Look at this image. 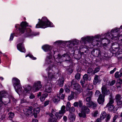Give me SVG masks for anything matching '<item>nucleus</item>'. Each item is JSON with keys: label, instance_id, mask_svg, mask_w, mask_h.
I'll return each mask as SVG.
<instances>
[{"label": "nucleus", "instance_id": "obj_1", "mask_svg": "<svg viewBox=\"0 0 122 122\" xmlns=\"http://www.w3.org/2000/svg\"><path fill=\"white\" fill-rule=\"evenodd\" d=\"M28 23H21L20 25V26L19 29H17L16 32L15 33V35L16 36H18L24 33L26 30L25 36L26 37H30L33 35L36 36L39 34V32L35 33L33 34L31 30L29 29H27L26 30V27L28 25Z\"/></svg>", "mask_w": 122, "mask_h": 122}, {"label": "nucleus", "instance_id": "obj_2", "mask_svg": "<svg viewBox=\"0 0 122 122\" xmlns=\"http://www.w3.org/2000/svg\"><path fill=\"white\" fill-rule=\"evenodd\" d=\"M42 87L41 82L40 81H38L35 82L31 88L30 86H27L24 87V91H23L22 94L24 96L27 95V93H29L30 91L32 89L34 92L37 91L40 89Z\"/></svg>", "mask_w": 122, "mask_h": 122}, {"label": "nucleus", "instance_id": "obj_3", "mask_svg": "<svg viewBox=\"0 0 122 122\" xmlns=\"http://www.w3.org/2000/svg\"><path fill=\"white\" fill-rule=\"evenodd\" d=\"M121 30H122V29H121L116 28L112 29L110 33L106 34L105 35V36H106V39L113 40L116 37H118V40H119L120 37H122V34H119L120 33V31H121Z\"/></svg>", "mask_w": 122, "mask_h": 122}, {"label": "nucleus", "instance_id": "obj_4", "mask_svg": "<svg viewBox=\"0 0 122 122\" xmlns=\"http://www.w3.org/2000/svg\"><path fill=\"white\" fill-rule=\"evenodd\" d=\"M12 82L16 92L19 95L22 94H22L23 92H22V87L20 80L17 78L14 77L12 79Z\"/></svg>", "mask_w": 122, "mask_h": 122}, {"label": "nucleus", "instance_id": "obj_5", "mask_svg": "<svg viewBox=\"0 0 122 122\" xmlns=\"http://www.w3.org/2000/svg\"><path fill=\"white\" fill-rule=\"evenodd\" d=\"M53 55L52 52H51V53H49L47 54L45 59V63L44 65V66H46L47 65H49L48 67L50 66V67L51 68L52 66V67H53Z\"/></svg>", "mask_w": 122, "mask_h": 122}, {"label": "nucleus", "instance_id": "obj_6", "mask_svg": "<svg viewBox=\"0 0 122 122\" xmlns=\"http://www.w3.org/2000/svg\"><path fill=\"white\" fill-rule=\"evenodd\" d=\"M75 81L74 80H72L71 81V86H72V84H73V89L76 91L74 92L75 94H79L81 93L82 90L81 88L80 85L77 83L74 84V82Z\"/></svg>", "mask_w": 122, "mask_h": 122}, {"label": "nucleus", "instance_id": "obj_7", "mask_svg": "<svg viewBox=\"0 0 122 122\" xmlns=\"http://www.w3.org/2000/svg\"><path fill=\"white\" fill-rule=\"evenodd\" d=\"M53 23H37L36 25V28H45L48 27H52Z\"/></svg>", "mask_w": 122, "mask_h": 122}, {"label": "nucleus", "instance_id": "obj_8", "mask_svg": "<svg viewBox=\"0 0 122 122\" xmlns=\"http://www.w3.org/2000/svg\"><path fill=\"white\" fill-rule=\"evenodd\" d=\"M53 68L52 66L51 68L50 67V66L46 69V71L48 72V77L49 80H52L53 77Z\"/></svg>", "mask_w": 122, "mask_h": 122}, {"label": "nucleus", "instance_id": "obj_9", "mask_svg": "<svg viewBox=\"0 0 122 122\" xmlns=\"http://www.w3.org/2000/svg\"><path fill=\"white\" fill-rule=\"evenodd\" d=\"M59 96L57 94V96L55 97H54V103L56 104H57V102L60 100V99L61 98V99H64L65 95L63 94H59Z\"/></svg>", "mask_w": 122, "mask_h": 122}, {"label": "nucleus", "instance_id": "obj_10", "mask_svg": "<svg viewBox=\"0 0 122 122\" xmlns=\"http://www.w3.org/2000/svg\"><path fill=\"white\" fill-rule=\"evenodd\" d=\"M115 98L117 105H120L122 104V97L121 95L119 94H117Z\"/></svg>", "mask_w": 122, "mask_h": 122}, {"label": "nucleus", "instance_id": "obj_11", "mask_svg": "<svg viewBox=\"0 0 122 122\" xmlns=\"http://www.w3.org/2000/svg\"><path fill=\"white\" fill-rule=\"evenodd\" d=\"M33 107H31L27 109H24L23 111L25 114L28 117L32 113Z\"/></svg>", "mask_w": 122, "mask_h": 122}, {"label": "nucleus", "instance_id": "obj_12", "mask_svg": "<svg viewBox=\"0 0 122 122\" xmlns=\"http://www.w3.org/2000/svg\"><path fill=\"white\" fill-rule=\"evenodd\" d=\"M42 48L44 51L46 52L48 51V53H51V50L52 48V46L48 45H46L43 46Z\"/></svg>", "mask_w": 122, "mask_h": 122}, {"label": "nucleus", "instance_id": "obj_13", "mask_svg": "<svg viewBox=\"0 0 122 122\" xmlns=\"http://www.w3.org/2000/svg\"><path fill=\"white\" fill-rule=\"evenodd\" d=\"M17 46L18 49L20 52H25V50L22 43H20L17 44Z\"/></svg>", "mask_w": 122, "mask_h": 122}, {"label": "nucleus", "instance_id": "obj_14", "mask_svg": "<svg viewBox=\"0 0 122 122\" xmlns=\"http://www.w3.org/2000/svg\"><path fill=\"white\" fill-rule=\"evenodd\" d=\"M51 85L50 83H48L45 85V91L46 92L50 93L51 91Z\"/></svg>", "mask_w": 122, "mask_h": 122}, {"label": "nucleus", "instance_id": "obj_15", "mask_svg": "<svg viewBox=\"0 0 122 122\" xmlns=\"http://www.w3.org/2000/svg\"><path fill=\"white\" fill-rule=\"evenodd\" d=\"M99 38H100V35H97L95 36L94 38L93 39V40L92 42V45L94 46L98 45H99V43L98 42V41L97 39H99Z\"/></svg>", "mask_w": 122, "mask_h": 122}, {"label": "nucleus", "instance_id": "obj_16", "mask_svg": "<svg viewBox=\"0 0 122 122\" xmlns=\"http://www.w3.org/2000/svg\"><path fill=\"white\" fill-rule=\"evenodd\" d=\"M38 20L39 21L38 23H51L45 16L43 17L41 19H39Z\"/></svg>", "mask_w": 122, "mask_h": 122}, {"label": "nucleus", "instance_id": "obj_17", "mask_svg": "<svg viewBox=\"0 0 122 122\" xmlns=\"http://www.w3.org/2000/svg\"><path fill=\"white\" fill-rule=\"evenodd\" d=\"M102 94L104 95H107L110 93V91L107 89L105 86H103L102 88Z\"/></svg>", "mask_w": 122, "mask_h": 122}, {"label": "nucleus", "instance_id": "obj_18", "mask_svg": "<svg viewBox=\"0 0 122 122\" xmlns=\"http://www.w3.org/2000/svg\"><path fill=\"white\" fill-rule=\"evenodd\" d=\"M7 95V92L5 91H2L0 92V102L2 103L3 102L2 101L3 97L6 96Z\"/></svg>", "mask_w": 122, "mask_h": 122}, {"label": "nucleus", "instance_id": "obj_19", "mask_svg": "<svg viewBox=\"0 0 122 122\" xmlns=\"http://www.w3.org/2000/svg\"><path fill=\"white\" fill-rule=\"evenodd\" d=\"M86 105L89 107L92 108L94 109H95V108L97 107L96 104L91 101L87 103Z\"/></svg>", "mask_w": 122, "mask_h": 122}, {"label": "nucleus", "instance_id": "obj_20", "mask_svg": "<svg viewBox=\"0 0 122 122\" xmlns=\"http://www.w3.org/2000/svg\"><path fill=\"white\" fill-rule=\"evenodd\" d=\"M94 37H93L87 36L86 37L82 38L81 39L83 41H87L88 42H89L93 40Z\"/></svg>", "mask_w": 122, "mask_h": 122}, {"label": "nucleus", "instance_id": "obj_21", "mask_svg": "<svg viewBox=\"0 0 122 122\" xmlns=\"http://www.w3.org/2000/svg\"><path fill=\"white\" fill-rule=\"evenodd\" d=\"M82 112L86 113H88L89 112L90 110L85 105L83 106L81 108Z\"/></svg>", "mask_w": 122, "mask_h": 122}, {"label": "nucleus", "instance_id": "obj_22", "mask_svg": "<svg viewBox=\"0 0 122 122\" xmlns=\"http://www.w3.org/2000/svg\"><path fill=\"white\" fill-rule=\"evenodd\" d=\"M64 81V78L63 77H61L59 79L57 84L60 86L62 87L63 86Z\"/></svg>", "mask_w": 122, "mask_h": 122}, {"label": "nucleus", "instance_id": "obj_23", "mask_svg": "<svg viewBox=\"0 0 122 122\" xmlns=\"http://www.w3.org/2000/svg\"><path fill=\"white\" fill-rule=\"evenodd\" d=\"M68 117L71 121L74 122L75 120L76 116L74 114L70 113Z\"/></svg>", "mask_w": 122, "mask_h": 122}, {"label": "nucleus", "instance_id": "obj_24", "mask_svg": "<svg viewBox=\"0 0 122 122\" xmlns=\"http://www.w3.org/2000/svg\"><path fill=\"white\" fill-rule=\"evenodd\" d=\"M105 96H101L99 97L97 99V102L99 104H102L104 101Z\"/></svg>", "mask_w": 122, "mask_h": 122}, {"label": "nucleus", "instance_id": "obj_25", "mask_svg": "<svg viewBox=\"0 0 122 122\" xmlns=\"http://www.w3.org/2000/svg\"><path fill=\"white\" fill-rule=\"evenodd\" d=\"M66 56L65 55V54H64L63 55L61 56L60 55H58V58L61 61H66Z\"/></svg>", "mask_w": 122, "mask_h": 122}, {"label": "nucleus", "instance_id": "obj_26", "mask_svg": "<svg viewBox=\"0 0 122 122\" xmlns=\"http://www.w3.org/2000/svg\"><path fill=\"white\" fill-rule=\"evenodd\" d=\"M99 81V77L98 76L96 75L95 76L94 80L93 81V84L94 85H95Z\"/></svg>", "mask_w": 122, "mask_h": 122}, {"label": "nucleus", "instance_id": "obj_27", "mask_svg": "<svg viewBox=\"0 0 122 122\" xmlns=\"http://www.w3.org/2000/svg\"><path fill=\"white\" fill-rule=\"evenodd\" d=\"M108 110L111 112H113V113L115 112V107L113 105H110L108 107Z\"/></svg>", "mask_w": 122, "mask_h": 122}, {"label": "nucleus", "instance_id": "obj_28", "mask_svg": "<svg viewBox=\"0 0 122 122\" xmlns=\"http://www.w3.org/2000/svg\"><path fill=\"white\" fill-rule=\"evenodd\" d=\"M117 56L119 59L122 58V50L119 49L117 53Z\"/></svg>", "mask_w": 122, "mask_h": 122}, {"label": "nucleus", "instance_id": "obj_29", "mask_svg": "<svg viewBox=\"0 0 122 122\" xmlns=\"http://www.w3.org/2000/svg\"><path fill=\"white\" fill-rule=\"evenodd\" d=\"M48 96V94L46 93H44L40 97V99L41 102L44 101L45 99Z\"/></svg>", "mask_w": 122, "mask_h": 122}, {"label": "nucleus", "instance_id": "obj_30", "mask_svg": "<svg viewBox=\"0 0 122 122\" xmlns=\"http://www.w3.org/2000/svg\"><path fill=\"white\" fill-rule=\"evenodd\" d=\"M107 114L105 111L102 112L100 116V118L102 119L103 120L106 117Z\"/></svg>", "mask_w": 122, "mask_h": 122}, {"label": "nucleus", "instance_id": "obj_31", "mask_svg": "<svg viewBox=\"0 0 122 122\" xmlns=\"http://www.w3.org/2000/svg\"><path fill=\"white\" fill-rule=\"evenodd\" d=\"M63 114L60 112H57L55 114V116L57 118V119H60L62 117Z\"/></svg>", "mask_w": 122, "mask_h": 122}, {"label": "nucleus", "instance_id": "obj_32", "mask_svg": "<svg viewBox=\"0 0 122 122\" xmlns=\"http://www.w3.org/2000/svg\"><path fill=\"white\" fill-rule=\"evenodd\" d=\"M109 102L107 104L106 107H108L110 105H112L114 102L113 99L112 97H111L109 98Z\"/></svg>", "mask_w": 122, "mask_h": 122}, {"label": "nucleus", "instance_id": "obj_33", "mask_svg": "<svg viewBox=\"0 0 122 122\" xmlns=\"http://www.w3.org/2000/svg\"><path fill=\"white\" fill-rule=\"evenodd\" d=\"M65 106L64 105L61 108V109L59 112H60L62 113L63 114L66 112Z\"/></svg>", "mask_w": 122, "mask_h": 122}, {"label": "nucleus", "instance_id": "obj_34", "mask_svg": "<svg viewBox=\"0 0 122 122\" xmlns=\"http://www.w3.org/2000/svg\"><path fill=\"white\" fill-rule=\"evenodd\" d=\"M50 117L49 118L48 122H53V115L52 113H50L49 114Z\"/></svg>", "mask_w": 122, "mask_h": 122}, {"label": "nucleus", "instance_id": "obj_35", "mask_svg": "<svg viewBox=\"0 0 122 122\" xmlns=\"http://www.w3.org/2000/svg\"><path fill=\"white\" fill-rule=\"evenodd\" d=\"M92 91L87 92L86 95V96L87 97H92Z\"/></svg>", "mask_w": 122, "mask_h": 122}, {"label": "nucleus", "instance_id": "obj_36", "mask_svg": "<svg viewBox=\"0 0 122 122\" xmlns=\"http://www.w3.org/2000/svg\"><path fill=\"white\" fill-rule=\"evenodd\" d=\"M74 94H75L74 92H71V95L68 97V99L69 101H70L73 99Z\"/></svg>", "mask_w": 122, "mask_h": 122}, {"label": "nucleus", "instance_id": "obj_37", "mask_svg": "<svg viewBox=\"0 0 122 122\" xmlns=\"http://www.w3.org/2000/svg\"><path fill=\"white\" fill-rule=\"evenodd\" d=\"M106 116V117L105 121L106 122H108L110 121L111 117V116L109 114H107Z\"/></svg>", "mask_w": 122, "mask_h": 122}, {"label": "nucleus", "instance_id": "obj_38", "mask_svg": "<svg viewBox=\"0 0 122 122\" xmlns=\"http://www.w3.org/2000/svg\"><path fill=\"white\" fill-rule=\"evenodd\" d=\"M115 77L116 78H120L122 76L121 75L120 73L119 74V72L118 71H117L114 74Z\"/></svg>", "mask_w": 122, "mask_h": 122}, {"label": "nucleus", "instance_id": "obj_39", "mask_svg": "<svg viewBox=\"0 0 122 122\" xmlns=\"http://www.w3.org/2000/svg\"><path fill=\"white\" fill-rule=\"evenodd\" d=\"M40 109L39 108H35L34 109V113L37 114H38L40 112Z\"/></svg>", "mask_w": 122, "mask_h": 122}, {"label": "nucleus", "instance_id": "obj_40", "mask_svg": "<svg viewBox=\"0 0 122 122\" xmlns=\"http://www.w3.org/2000/svg\"><path fill=\"white\" fill-rule=\"evenodd\" d=\"M94 72L92 68H89L87 70V73L88 74H90L92 73L93 74V72Z\"/></svg>", "mask_w": 122, "mask_h": 122}, {"label": "nucleus", "instance_id": "obj_41", "mask_svg": "<svg viewBox=\"0 0 122 122\" xmlns=\"http://www.w3.org/2000/svg\"><path fill=\"white\" fill-rule=\"evenodd\" d=\"M29 56L30 58H31L32 60H35L36 59V58L35 57H34L33 56L30 54H29L26 56L25 57H26L27 56Z\"/></svg>", "mask_w": 122, "mask_h": 122}, {"label": "nucleus", "instance_id": "obj_42", "mask_svg": "<svg viewBox=\"0 0 122 122\" xmlns=\"http://www.w3.org/2000/svg\"><path fill=\"white\" fill-rule=\"evenodd\" d=\"M81 75L80 73H77L75 75V77L77 80H79L80 78Z\"/></svg>", "mask_w": 122, "mask_h": 122}, {"label": "nucleus", "instance_id": "obj_43", "mask_svg": "<svg viewBox=\"0 0 122 122\" xmlns=\"http://www.w3.org/2000/svg\"><path fill=\"white\" fill-rule=\"evenodd\" d=\"M98 114V112L97 111H95L92 113V116L94 117H96Z\"/></svg>", "mask_w": 122, "mask_h": 122}, {"label": "nucleus", "instance_id": "obj_44", "mask_svg": "<svg viewBox=\"0 0 122 122\" xmlns=\"http://www.w3.org/2000/svg\"><path fill=\"white\" fill-rule=\"evenodd\" d=\"M79 115L80 117H82L84 118L86 116V113L82 112L81 113H79Z\"/></svg>", "mask_w": 122, "mask_h": 122}, {"label": "nucleus", "instance_id": "obj_45", "mask_svg": "<svg viewBox=\"0 0 122 122\" xmlns=\"http://www.w3.org/2000/svg\"><path fill=\"white\" fill-rule=\"evenodd\" d=\"M9 118L11 120L12 118L14 116V114L12 112H10L9 114Z\"/></svg>", "mask_w": 122, "mask_h": 122}, {"label": "nucleus", "instance_id": "obj_46", "mask_svg": "<svg viewBox=\"0 0 122 122\" xmlns=\"http://www.w3.org/2000/svg\"><path fill=\"white\" fill-rule=\"evenodd\" d=\"M65 55L66 56V61H68L69 62H70L71 61V59L70 56L67 54H65Z\"/></svg>", "mask_w": 122, "mask_h": 122}, {"label": "nucleus", "instance_id": "obj_47", "mask_svg": "<svg viewBox=\"0 0 122 122\" xmlns=\"http://www.w3.org/2000/svg\"><path fill=\"white\" fill-rule=\"evenodd\" d=\"M100 68L99 66H98L95 69L94 71L93 72V74H94L95 73H97L100 70Z\"/></svg>", "mask_w": 122, "mask_h": 122}, {"label": "nucleus", "instance_id": "obj_48", "mask_svg": "<svg viewBox=\"0 0 122 122\" xmlns=\"http://www.w3.org/2000/svg\"><path fill=\"white\" fill-rule=\"evenodd\" d=\"M95 96L97 97H100V96H103L102 94H101V92L97 90L95 94Z\"/></svg>", "mask_w": 122, "mask_h": 122}, {"label": "nucleus", "instance_id": "obj_49", "mask_svg": "<svg viewBox=\"0 0 122 122\" xmlns=\"http://www.w3.org/2000/svg\"><path fill=\"white\" fill-rule=\"evenodd\" d=\"M69 112L70 113H73L75 111V109L74 107H72L69 108Z\"/></svg>", "mask_w": 122, "mask_h": 122}, {"label": "nucleus", "instance_id": "obj_50", "mask_svg": "<svg viewBox=\"0 0 122 122\" xmlns=\"http://www.w3.org/2000/svg\"><path fill=\"white\" fill-rule=\"evenodd\" d=\"M71 107V105L70 102H67L66 105V109L67 110H68L69 109V108Z\"/></svg>", "mask_w": 122, "mask_h": 122}, {"label": "nucleus", "instance_id": "obj_51", "mask_svg": "<svg viewBox=\"0 0 122 122\" xmlns=\"http://www.w3.org/2000/svg\"><path fill=\"white\" fill-rule=\"evenodd\" d=\"M83 79L85 81H87L88 78V75L86 74H85L83 76Z\"/></svg>", "mask_w": 122, "mask_h": 122}, {"label": "nucleus", "instance_id": "obj_52", "mask_svg": "<svg viewBox=\"0 0 122 122\" xmlns=\"http://www.w3.org/2000/svg\"><path fill=\"white\" fill-rule=\"evenodd\" d=\"M79 42V41L76 39H75L73 41V45H77Z\"/></svg>", "mask_w": 122, "mask_h": 122}, {"label": "nucleus", "instance_id": "obj_53", "mask_svg": "<svg viewBox=\"0 0 122 122\" xmlns=\"http://www.w3.org/2000/svg\"><path fill=\"white\" fill-rule=\"evenodd\" d=\"M118 116L117 115H116L115 116L113 117L112 122H117L116 121V120L118 118Z\"/></svg>", "mask_w": 122, "mask_h": 122}, {"label": "nucleus", "instance_id": "obj_54", "mask_svg": "<svg viewBox=\"0 0 122 122\" xmlns=\"http://www.w3.org/2000/svg\"><path fill=\"white\" fill-rule=\"evenodd\" d=\"M82 104V101L81 100L79 101L78 102V105L81 108L83 106Z\"/></svg>", "mask_w": 122, "mask_h": 122}, {"label": "nucleus", "instance_id": "obj_55", "mask_svg": "<svg viewBox=\"0 0 122 122\" xmlns=\"http://www.w3.org/2000/svg\"><path fill=\"white\" fill-rule=\"evenodd\" d=\"M92 97H86V102H90V101L91 100V98Z\"/></svg>", "mask_w": 122, "mask_h": 122}, {"label": "nucleus", "instance_id": "obj_56", "mask_svg": "<svg viewBox=\"0 0 122 122\" xmlns=\"http://www.w3.org/2000/svg\"><path fill=\"white\" fill-rule=\"evenodd\" d=\"M66 88L65 89V91L66 92L69 93L70 92V91L69 89L66 86H65Z\"/></svg>", "mask_w": 122, "mask_h": 122}, {"label": "nucleus", "instance_id": "obj_57", "mask_svg": "<svg viewBox=\"0 0 122 122\" xmlns=\"http://www.w3.org/2000/svg\"><path fill=\"white\" fill-rule=\"evenodd\" d=\"M49 101L48 100L45 101L44 103V107H46L47 105L49 104Z\"/></svg>", "mask_w": 122, "mask_h": 122}, {"label": "nucleus", "instance_id": "obj_58", "mask_svg": "<svg viewBox=\"0 0 122 122\" xmlns=\"http://www.w3.org/2000/svg\"><path fill=\"white\" fill-rule=\"evenodd\" d=\"M73 105L75 107H78V102H76L73 104Z\"/></svg>", "mask_w": 122, "mask_h": 122}, {"label": "nucleus", "instance_id": "obj_59", "mask_svg": "<svg viewBox=\"0 0 122 122\" xmlns=\"http://www.w3.org/2000/svg\"><path fill=\"white\" fill-rule=\"evenodd\" d=\"M14 35V34L13 33H12L11 34L10 38V40L12 41L13 40Z\"/></svg>", "mask_w": 122, "mask_h": 122}, {"label": "nucleus", "instance_id": "obj_60", "mask_svg": "<svg viewBox=\"0 0 122 122\" xmlns=\"http://www.w3.org/2000/svg\"><path fill=\"white\" fill-rule=\"evenodd\" d=\"M59 76V74L57 73H55L54 75V78H55L56 79L57 77Z\"/></svg>", "mask_w": 122, "mask_h": 122}, {"label": "nucleus", "instance_id": "obj_61", "mask_svg": "<svg viewBox=\"0 0 122 122\" xmlns=\"http://www.w3.org/2000/svg\"><path fill=\"white\" fill-rule=\"evenodd\" d=\"M92 85H88L87 87V89L88 90H91L92 89Z\"/></svg>", "mask_w": 122, "mask_h": 122}, {"label": "nucleus", "instance_id": "obj_62", "mask_svg": "<svg viewBox=\"0 0 122 122\" xmlns=\"http://www.w3.org/2000/svg\"><path fill=\"white\" fill-rule=\"evenodd\" d=\"M73 70L71 69H69L68 71V73L69 74H70L72 72Z\"/></svg>", "mask_w": 122, "mask_h": 122}, {"label": "nucleus", "instance_id": "obj_63", "mask_svg": "<svg viewBox=\"0 0 122 122\" xmlns=\"http://www.w3.org/2000/svg\"><path fill=\"white\" fill-rule=\"evenodd\" d=\"M35 97V96L34 95L32 94H31L29 98L30 99H32L34 98Z\"/></svg>", "mask_w": 122, "mask_h": 122}, {"label": "nucleus", "instance_id": "obj_64", "mask_svg": "<svg viewBox=\"0 0 122 122\" xmlns=\"http://www.w3.org/2000/svg\"><path fill=\"white\" fill-rule=\"evenodd\" d=\"M115 80H113L110 83V85L111 86H113L115 83Z\"/></svg>", "mask_w": 122, "mask_h": 122}]
</instances>
